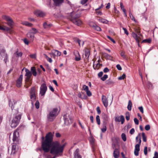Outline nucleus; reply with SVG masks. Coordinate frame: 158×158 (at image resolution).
Segmentation results:
<instances>
[{"label":"nucleus","instance_id":"f257e3e1","mask_svg":"<svg viewBox=\"0 0 158 158\" xmlns=\"http://www.w3.org/2000/svg\"><path fill=\"white\" fill-rule=\"evenodd\" d=\"M64 145L61 146L57 141L53 142V135L49 132L45 136V139L42 142V148L45 153L49 152L52 155H57L63 152Z\"/></svg>","mask_w":158,"mask_h":158},{"label":"nucleus","instance_id":"f03ea898","mask_svg":"<svg viewBox=\"0 0 158 158\" xmlns=\"http://www.w3.org/2000/svg\"><path fill=\"white\" fill-rule=\"evenodd\" d=\"M81 14L79 13H76L74 11L72 12L69 16L70 19L75 25L80 26L81 24V21L79 19H77L80 17Z\"/></svg>","mask_w":158,"mask_h":158},{"label":"nucleus","instance_id":"7ed1b4c3","mask_svg":"<svg viewBox=\"0 0 158 158\" xmlns=\"http://www.w3.org/2000/svg\"><path fill=\"white\" fill-rule=\"evenodd\" d=\"M57 108H54L49 111V113L47 115V118L49 121L52 122L54 119L57 115Z\"/></svg>","mask_w":158,"mask_h":158},{"label":"nucleus","instance_id":"20e7f679","mask_svg":"<svg viewBox=\"0 0 158 158\" xmlns=\"http://www.w3.org/2000/svg\"><path fill=\"white\" fill-rule=\"evenodd\" d=\"M22 115V114L21 113L16 114L13 118L10 125L12 128H15L19 124Z\"/></svg>","mask_w":158,"mask_h":158},{"label":"nucleus","instance_id":"39448f33","mask_svg":"<svg viewBox=\"0 0 158 158\" xmlns=\"http://www.w3.org/2000/svg\"><path fill=\"white\" fill-rule=\"evenodd\" d=\"M141 133H139L138 134V135L136 137V141H137V139L139 138V142L137 144L135 145V149L134 150V154L135 156H138L139 155V151L140 150V146L141 144Z\"/></svg>","mask_w":158,"mask_h":158},{"label":"nucleus","instance_id":"423d86ee","mask_svg":"<svg viewBox=\"0 0 158 158\" xmlns=\"http://www.w3.org/2000/svg\"><path fill=\"white\" fill-rule=\"evenodd\" d=\"M0 55L2 57L4 58V61L6 64V62L8 61V56L4 47L1 44H0Z\"/></svg>","mask_w":158,"mask_h":158},{"label":"nucleus","instance_id":"0eeeda50","mask_svg":"<svg viewBox=\"0 0 158 158\" xmlns=\"http://www.w3.org/2000/svg\"><path fill=\"white\" fill-rule=\"evenodd\" d=\"M64 123L66 125H69L73 122L72 117L69 114H65L64 116Z\"/></svg>","mask_w":158,"mask_h":158},{"label":"nucleus","instance_id":"6e6552de","mask_svg":"<svg viewBox=\"0 0 158 158\" xmlns=\"http://www.w3.org/2000/svg\"><path fill=\"white\" fill-rule=\"evenodd\" d=\"M2 18L6 20L7 22L6 24L11 28H12L13 25L14 24V22L12 19L9 16L6 15L3 16Z\"/></svg>","mask_w":158,"mask_h":158},{"label":"nucleus","instance_id":"1a4fd4ad","mask_svg":"<svg viewBox=\"0 0 158 158\" xmlns=\"http://www.w3.org/2000/svg\"><path fill=\"white\" fill-rule=\"evenodd\" d=\"M47 89V87L45 83L42 84L40 87V94L41 96L44 95Z\"/></svg>","mask_w":158,"mask_h":158},{"label":"nucleus","instance_id":"9d476101","mask_svg":"<svg viewBox=\"0 0 158 158\" xmlns=\"http://www.w3.org/2000/svg\"><path fill=\"white\" fill-rule=\"evenodd\" d=\"M26 77L25 79V82L26 84L25 87L26 88H28L29 86L32 84L31 80L30 79L31 76H26Z\"/></svg>","mask_w":158,"mask_h":158},{"label":"nucleus","instance_id":"9b49d317","mask_svg":"<svg viewBox=\"0 0 158 158\" xmlns=\"http://www.w3.org/2000/svg\"><path fill=\"white\" fill-rule=\"evenodd\" d=\"M18 128L16 129L13 133V141L14 142H17L18 140V137H19V133L17 131Z\"/></svg>","mask_w":158,"mask_h":158},{"label":"nucleus","instance_id":"f8f14e48","mask_svg":"<svg viewBox=\"0 0 158 158\" xmlns=\"http://www.w3.org/2000/svg\"><path fill=\"white\" fill-rule=\"evenodd\" d=\"M124 118L123 115H121L120 117L117 116L115 117V121L116 122H121L122 124H123L124 121Z\"/></svg>","mask_w":158,"mask_h":158},{"label":"nucleus","instance_id":"ddd939ff","mask_svg":"<svg viewBox=\"0 0 158 158\" xmlns=\"http://www.w3.org/2000/svg\"><path fill=\"white\" fill-rule=\"evenodd\" d=\"M23 78V75L21 74L16 81V86L18 87H20L22 85V81Z\"/></svg>","mask_w":158,"mask_h":158},{"label":"nucleus","instance_id":"4468645a","mask_svg":"<svg viewBox=\"0 0 158 158\" xmlns=\"http://www.w3.org/2000/svg\"><path fill=\"white\" fill-rule=\"evenodd\" d=\"M102 99L104 106L106 107H107L108 106V102L106 96L104 95H102Z\"/></svg>","mask_w":158,"mask_h":158},{"label":"nucleus","instance_id":"2eb2a0df","mask_svg":"<svg viewBox=\"0 0 158 158\" xmlns=\"http://www.w3.org/2000/svg\"><path fill=\"white\" fill-rule=\"evenodd\" d=\"M89 25L90 27H92L94 29L98 31H100L101 30V28L95 24L91 23H90Z\"/></svg>","mask_w":158,"mask_h":158},{"label":"nucleus","instance_id":"dca6fc26","mask_svg":"<svg viewBox=\"0 0 158 158\" xmlns=\"http://www.w3.org/2000/svg\"><path fill=\"white\" fill-rule=\"evenodd\" d=\"M18 150V148L16 144H13L12 145L11 155H14Z\"/></svg>","mask_w":158,"mask_h":158},{"label":"nucleus","instance_id":"f3484780","mask_svg":"<svg viewBox=\"0 0 158 158\" xmlns=\"http://www.w3.org/2000/svg\"><path fill=\"white\" fill-rule=\"evenodd\" d=\"M54 5L57 6H60L63 2L64 0H53Z\"/></svg>","mask_w":158,"mask_h":158},{"label":"nucleus","instance_id":"a211bd4d","mask_svg":"<svg viewBox=\"0 0 158 158\" xmlns=\"http://www.w3.org/2000/svg\"><path fill=\"white\" fill-rule=\"evenodd\" d=\"M34 13L36 15L40 17H43L45 14L44 12L42 11L37 10L35 11Z\"/></svg>","mask_w":158,"mask_h":158},{"label":"nucleus","instance_id":"6ab92c4d","mask_svg":"<svg viewBox=\"0 0 158 158\" xmlns=\"http://www.w3.org/2000/svg\"><path fill=\"white\" fill-rule=\"evenodd\" d=\"M9 106L11 107V110H12V111L13 112H14V111H15L16 114H18L19 113L18 110H13V109L14 108V107L13 106V102L11 101V100H9Z\"/></svg>","mask_w":158,"mask_h":158},{"label":"nucleus","instance_id":"aec40b11","mask_svg":"<svg viewBox=\"0 0 158 158\" xmlns=\"http://www.w3.org/2000/svg\"><path fill=\"white\" fill-rule=\"evenodd\" d=\"M74 55L75 56V60L76 61H78L81 60V58L78 52L77 51L74 52Z\"/></svg>","mask_w":158,"mask_h":158},{"label":"nucleus","instance_id":"412c9836","mask_svg":"<svg viewBox=\"0 0 158 158\" xmlns=\"http://www.w3.org/2000/svg\"><path fill=\"white\" fill-rule=\"evenodd\" d=\"M119 155L118 150L117 148H115L113 152V156L114 158H118Z\"/></svg>","mask_w":158,"mask_h":158},{"label":"nucleus","instance_id":"4be33fe9","mask_svg":"<svg viewBox=\"0 0 158 158\" xmlns=\"http://www.w3.org/2000/svg\"><path fill=\"white\" fill-rule=\"evenodd\" d=\"M44 28L45 29H48L52 26L51 23H48L47 22H44L43 24Z\"/></svg>","mask_w":158,"mask_h":158},{"label":"nucleus","instance_id":"5701e85b","mask_svg":"<svg viewBox=\"0 0 158 158\" xmlns=\"http://www.w3.org/2000/svg\"><path fill=\"white\" fill-rule=\"evenodd\" d=\"M31 72L34 76L35 77L37 75V72L36 71L35 68L34 67H32L31 68Z\"/></svg>","mask_w":158,"mask_h":158},{"label":"nucleus","instance_id":"b1692460","mask_svg":"<svg viewBox=\"0 0 158 158\" xmlns=\"http://www.w3.org/2000/svg\"><path fill=\"white\" fill-rule=\"evenodd\" d=\"M102 119L104 120V122H106L108 120L109 118L107 115L104 113H102Z\"/></svg>","mask_w":158,"mask_h":158},{"label":"nucleus","instance_id":"393cba45","mask_svg":"<svg viewBox=\"0 0 158 158\" xmlns=\"http://www.w3.org/2000/svg\"><path fill=\"white\" fill-rule=\"evenodd\" d=\"M79 149H77L74 153V156L75 158H81V156L78 153Z\"/></svg>","mask_w":158,"mask_h":158},{"label":"nucleus","instance_id":"a878e982","mask_svg":"<svg viewBox=\"0 0 158 158\" xmlns=\"http://www.w3.org/2000/svg\"><path fill=\"white\" fill-rule=\"evenodd\" d=\"M30 99L31 102V103L32 105L34 104V102L36 100V95H30Z\"/></svg>","mask_w":158,"mask_h":158},{"label":"nucleus","instance_id":"bb28decb","mask_svg":"<svg viewBox=\"0 0 158 158\" xmlns=\"http://www.w3.org/2000/svg\"><path fill=\"white\" fill-rule=\"evenodd\" d=\"M118 141L117 140H113L112 145V148L113 149H114L116 148V145L118 144Z\"/></svg>","mask_w":158,"mask_h":158},{"label":"nucleus","instance_id":"cd10ccee","mask_svg":"<svg viewBox=\"0 0 158 158\" xmlns=\"http://www.w3.org/2000/svg\"><path fill=\"white\" fill-rule=\"evenodd\" d=\"M107 122H103V128L101 129L102 131V132L104 133L106 131V124Z\"/></svg>","mask_w":158,"mask_h":158},{"label":"nucleus","instance_id":"c85d7f7f","mask_svg":"<svg viewBox=\"0 0 158 158\" xmlns=\"http://www.w3.org/2000/svg\"><path fill=\"white\" fill-rule=\"evenodd\" d=\"M11 27H5L1 28L0 29L1 30L3 31H7L10 33L11 31Z\"/></svg>","mask_w":158,"mask_h":158},{"label":"nucleus","instance_id":"c756f323","mask_svg":"<svg viewBox=\"0 0 158 158\" xmlns=\"http://www.w3.org/2000/svg\"><path fill=\"white\" fill-rule=\"evenodd\" d=\"M90 53V52L88 49L85 50L84 53L85 58L86 59H88L89 58Z\"/></svg>","mask_w":158,"mask_h":158},{"label":"nucleus","instance_id":"7c9ffc66","mask_svg":"<svg viewBox=\"0 0 158 158\" xmlns=\"http://www.w3.org/2000/svg\"><path fill=\"white\" fill-rule=\"evenodd\" d=\"M29 32L33 34H35L38 33V31L35 28H32L30 30Z\"/></svg>","mask_w":158,"mask_h":158},{"label":"nucleus","instance_id":"2f4dec72","mask_svg":"<svg viewBox=\"0 0 158 158\" xmlns=\"http://www.w3.org/2000/svg\"><path fill=\"white\" fill-rule=\"evenodd\" d=\"M30 93V95H36V91L35 87H33L31 88Z\"/></svg>","mask_w":158,"mask_h":158},{"label":"nucleus","instance_id":"473e14b6","mask_svg":"<svg viewBox=\"0 0 158 158\" xmlns=\"http://www.w3.org/2000/svg\"><path fill=\"white\" fill-rule=\"evenodd\" d=\"M103 56L105 58L108 60H111V59L112 58V56L106 53H104L103 54Z\"/></svg>","mask_w":158,"mask_h":158},{"label":"nucleus","instance_id":"72a5a7b5","mask_svg":"<svg viewBox=\"0 0 158 158\" xmlns=\"http://www.w3.org/2000/svg\"><path fill=\"white\" fill-rule=\"evenodd\" d=\"M132 37L135 40L136 42H138L139 37L137 34L134 32L132 33Z\"/></svg>","mask_w":158,"mask_h":158},{"label":"nucleus","instance_id":"f704fd0d","mask_svg":"<svg viewBox=\"0 0 158 158\" xmlns=\"http://www.w3.org/2000/svg\"><path fill=\"white\" fill-rule=\"evenodd\" d=\"M22 24L23 25L30 27H31L33 26V24L32 23L26 21H24L22 22Z\"/></svg>","mask_w":158,"mask_h":158},{"label":"nucleus","instance_id":"c9c22d12","mask_svg":"<svg viewBox=\"0 0 158 158\" xmlns=\"http://www.w3.org/2000/svg\"><path fill=\"white\" fill-rule=\"evenodd\" d=\"M25 71L26 72V74H25V76H31L32 75V74L30 71V70L27 69H25Z\"/></svg>","mask_w":158,"mask_h":158},{"label":"nucleus","instance_id":"e433bc0d","mask_svg":"<svg viewBox=\"0 0 158 158\" xmlns=\"http://www.w3.org/2000/svg\"><path fill=\"white\" fill-rule=\"evenodd\" d=\"M132 105V104L131 101V100H129L127 108L128 110L129 111H131V110Z\"/></svg>","mask_w":158,"mask_h":158},{"label":"nucleus","instance_id":"4c0bfd02","mask_svg":"<svg viewBox=\"0 0 158 158\" xmlns=\"http://www.w3.org/2000/svg\"><path fill=\"white\" fill-rule=\"evenodd\" d=\"M27 36L28 37L30 38L31 40H33L34 37V34L31 33L30 32H28L27 34Z\"/></svg>","mask_w":158,"mask_h":158},{"label":"nucleus","instance_id":"58836bf2","mask_svg":"<svg viewBox=\"0 0 158 158\" xmlns=\"http://www.w3.org/2000/svg\"><path fill=\"white\" fill-rule=\"evenodd\" d=\"M98 20L100 22L103 23L107 24L108 22V21L107 20L103 19H99Z\"/></svg>","mask_w":158,"mask_h":158},{"label":"nucleus","instance_id":"ea45409f","mask_svg":"<svg viewBox=\"0 0 158 158\" xmlns=\"http://www.w3.org/2000/svg\"><path fill=\"white\" fill-rule=\"evenodd\" d=\"M54 54L56 56H60L61 55V52L57 50H54Z\"/></svg>","mask_w":158,"mask_h":158},{"label":"nucleus","instance_id":"a19ab883","mask_svg":"<svg viewBox=\"0 0 158 158\" xmlns=\"http://www.w3.org/2000/svg\"><path fill=\"white\" fill-rule=\"evenodd\" d=\"M96 120L97 123L98 125H100V117L99 115H97L96 117Z\"/></svg>","mask_w":158,"mask_h":158},{"label":"nucleus","instance_id":"79ce46f5","mask_svg":"<svg viewBox=\"0 0 158 158\" xmlns=\"http://www.w3.org/2000/svg\"><path fill=\"white\" fill-rule=\"evenodd\" d=\"M129 16L130 17L131 19L132 20H133L135 22L136 21L135 20L134 17L132 15L130 10L129 11Z\"/></svg>","mask_w":158,"mask_h":158},{"label":"nucleus","instance_id":"37998d69","mask_svg":"<svg viewBox=\"0 0 158 158\" xmlns=\"http://www.w3.org/2000/svg\"><path fill=\"white\" fill-rule=\"evenodd\" d=\"M142 138H143V141L144 142H146V141H147L146 137L145 135V133L143 132L142 133Z\"/></svg>","mask_w":158,"mask_h":158},{"label":"nucleus","instance_id":"c03bdc74","mask_svg":"<svg viewBox=\"0 0 158 158\" xmlns=\"http://www.w3.org/2000/svg\"><path fill=\"white\" fill-rule=\"evenodd\" d=\"M122 138L124 141H126V137L125 134L122 133L121 135Z\"/></svg>","mask_w":158,"mask_h":158},{"label":"nucleus","instance_id":"a18cd8bd","mask_svg":"<svg viewBox=\"0 0 158 158\" xmlns=\"http://www.w3.org/2000/svg\"><path fill=\"white\" fill-rule=\"evenodd\" d=\"M108 75L105 74L101 78V79L102 81H104L106 80V79L108 78Z\"/></svg>","mask_w":158,"mask_h":158},{"label":"nucleus","instance_id":"49530a36","mask_svg":"<svg viewBox=\"0 0 158 158\" xmlns=\"http://www.w3.org/2000/svg\"><path fill=\"white\" fill-rule=\"evenodd\" d=\"M126 119L127 121H128L130 119V114H129V112H127L126 113Z\"/></svg>","mask_w":158,"mask_h":158},{"label":"nucleus","instance_id":"de8ad7c7","mask_svg":"<svg viewBox=\"0 0 158 158\" xmlns=\"http://www.w3.org/2000/svg\"><path fill=\"white\" fill-rule=\"evenodd\" d=\"M151 42V39H146L143 40L142 41V43L145 42L150 43Z\"/></svg>","mask_w":158,"mask_h":158},{"label":"nucleus","instance_id":"09e8293b","mask_svg":"<svg viewBox=\"0 0 158 158\" xmlns=\"http://www.w3.org/2000/svg\"><path fill=\"white\" fill-rule=\"evenodd\" d=\"M39 105L40 103L39 101L38 100L36 101L35 104V106L37 109H38L39 108Z\"/></svg>","mask_w":158,"mask_h":158},{"label":"nucleus","instance_id":"8fccbe9b","mask_svg":"<svg viewBox=\"0 0 158 158\" xmlns=\"http://www.w3.org/2000/svg\"><path fill=\"white\" fill-rule=\"evenodd\" d=\"M126 77V75L125 74H123L122 76L118 77V79L119 80H123Z\"/></svg>","mask_w":158,"mask_h":158},{"label":"nucleus","instance_id":"3c124183","mask_svg":"<svg viewBox=\"0 0 158 158\" xmlns=\"http://www.w3.org/2000/svg\"><path fill=\"white\" fill-rule=\"evenodd\" d=\"M147 85L148 88H152V85L151 82H148L147 83Z\"/></svg>","mask_w":158,"mask_h":158},{"label":"nucleus","instance_id":"603ef678","mask_svg":"<svg viewBox=\"0 0 158 158\" xmlns=\"http://www.w3.org/2000/svg\"><path fill=\"white\" fill-rule=\"evenodd\" d=\"M15 54L17 56H18L21 57L23 55V53L22 52H18V51H16Z\"/></svg>","mask_w":158,"mask_h":158},{"label":"nucleus","instance_id":"864d4df0","mask_svg":"<svg viewBox=\"0 0 158 158\" xmlns=\"http://www.w3.org/2000/svg\"><path fill=\"white\" fill-rule=\"evenodd\" d=\"M83 88L85 92L89 90V88L87 86H86L85 85H84L83 86Z\"/></svg>","mask_w":158,"mask_h":158},{"label":"nucleus","instance_id":"5fc2aeb1","mask_svg":"<svg viewBox=\"0 0 158 158\" xmlns=\"http://www.w3.org/2000/svg\"><path fill=\"white\" fill-rule=\"evenodd\" d=\"M114 83L111 80L109 79L106 81V84L108 85H111Z\"/></svg>","mask_w":158,"mask_h":158},{"label":"nucleus","instance_id":"6e6d98bb","mask_svg":"<svg viewBox=\"0 0 158 158\" xmlns=\"http://www.w3.org/2000/svg\"><path fill=\"white\" fill-rule=\"evenodd\" d=\"M144 152L145 155H147L148 153V148L145 147L144 149Z\"/></svg>","mask_w":158,"mask_h":158},{"label":"nucleus","instance_id":"4d7b16f0","mask_svg":"<svg viewBox=\"0 0 158 158\" xmlns=\"http://www.w3.org/2000/svg\"><path fill=\"white\" fill-rule=\"evenodd\" d=\"M107 37L112 42L114 43H115L116 42L110 36H109L107 35Z\"/></svg>","mask_w":158,"mask_h":158},{"label":"nucleus","instance_id":"13d9d810","mask_svg":"<svg viewBox=\"0 0 158 158\" xmlns=\"http://www.w3.org/2000/svg\"><path fill=\"white\" fill-rule=\"evenodd\" d=\"M120 55L122 57H123V58L125 59L126 58V56L125 55L124 52H121Z\"/></svg>","mask_w":158,"mask_h":158},{"label":"nucleus","instance_id":"bf43d9fd","mask_svg":"<svg viewBox=\"0 0 158 158\" xmlns=\"http://www.w3.org/2000/svg\"><path fill=\"white\" fill-rule=\"evenodd\" d=\"M150 127L149 125H147L145 126V129L146 131H148L150 129Z\"/></svg>","mask_w":158,"mask_h":158},{"label":"nucleus","instance_id":"052dcab7","mask_svg":"<svg viewBox=\"0 0 158 158\" xmlns=\"http://www.w3.org/2000/svg\"><path fill=\"white\" fill-rule=\"evenodd\" d=\"M134 121L135 124L138 125L139 123V121L136 118H134Z\"/></svg>","mask_w":158,"mask_h":158},{"label":"nucleus","instance_id":"680f3d73","mask_svg":"<svg viewBox=\"0 0 158 158\" xmlns=\"http://www.w3.org/2000/svg\"><path fill=\"white\" fill-rule=\"evenodd\" d=\"M86 93L87 95L88 96L90 97L92 95V94L89 90H88V91H86Z\"/></svg>","mask_w":158,"mask_h":158},{"label":"nucleus","instance_id":"e2e57ef3","mask_svg":"<svg viewBox=\"0 0 158 158\" xmlns=\"http://www.w3.org/2000/svg\"><path fill=\"white\" fill-rule=\"evenodd\" d=\"M123 29L124 31V33L127 35H128L129 34V33L127 29L124 27H123Z\"/></svg>","mask_w":158,"mask_h":158},{"label":"nucleus","instance_id":"0e129e2a","mask_svg":"<svg viewBox=\"0 0 158 158\" xmlns=\"http://www.w3.org/2000/svg\"><path fill=\"white\" fill-rule=\"evenodd\" d=\"M116 68L118 69L119 70H121L122 69V68L121 66L119 64H118L116 65Z\"/></svg>","mask_w":158,"mask_h":158},{"label":"nucleus","instance_id":"69168bd1","mask_svg":"<svg viewBox=\"0 0 158 158\" xmlns=\"http://www.w3.org/2000/svg\"><path fill=\"white\" fill-rule=\"evenodd\" d=\"M109 69L108 68L106 67L103 69V72L105 73H106L109 72Z\"/></svg>","mask_w":158,"mask_h":158},{"label":"nucleus","instance_id":"338daca9","mask_svg":"<svg viewBox=\"0 0 158 158\" xmlns=\"http://www.w3.org/2000/svg\"><path fill=\"white\" fill-rule=\"evenodd\" d=\"M135 131L134 128H132L130 131V133L132 135L133 134L134 132H135Z\"/></svg>","mask_w":158,"mask_h":158},{"label":"nucleus","instance_id":"774afa93","mask_svg":"<svg viewBox=\"0 0 158 158\" xmlns=\"http://www.w3.org/2000/svg\"><path fill=\"white\" fill-rule=\"evenodd\" d=\"M153 158H158V153L157 152H155L154 153V156Z\"/></svg>","mask_w":158,"mask_h":158}]
</instances>
